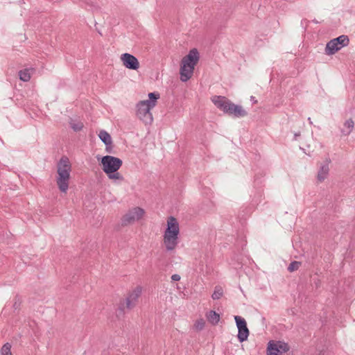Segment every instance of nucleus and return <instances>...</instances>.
<instances>
[{
    "label": "nucleus",
    "instance_id": "1",
    "mask_svg": "<svg viewBox=\"0 0 355 355\" xmlns=\"http://www.w3.org/2000/svg\"><path fill=\"white\" fill-rule=\"evenodd\" d=\"M180 226L174 216L166 219L162 234V245L166 252H174L180 243Z\"/></svg>",
    "mask_w": 355,
    "mask_h": 355
},
{
    "label": "nucleus",
    "instance_id": "2",
    "mask_svg": "<svg viewBox=\"0 0 355 355\" xmlns=\"http://www.w3.org/2000/svg\"><path fill=\"white\" fill-rule=\"evenodd\" d=\"M72 164L67 156H62L56 166L55 182L59 191L66 194L69 190Z\"/></svg>",
    "mask_w": 355,
    "mask_h": 355
},
{
    "label": "nucleus",
    "instance_id": "3",
    "mask_svg": "<svg viewBox=\"0 0 355 355\" xmlns=\"http://www.w3.org/2000/svg\"><path fill=\"white\" fill-rule=\"evenodd\" d=\"M103 171L108 179L114 183H119L124 180L123 176L119 172L123 165V161L112 155H105L101 159L98 158Z\"/></svg>",
    "mask_w": 355,
    "mask_h": 355
},
{
    "label": "nucleus",
    "instance_id": "4",
    "mask_svg": "<svg viewBox=\"0 0 355 355\" xmlns=\"http://www.w3.org/2000/svg\"><path fill=\"white\" fill-rule=\"evenodd\" d=\"M160 95L157 92L148 94V100L139 101L136 105V115L145 124H151L153 121V114L150 110L157 105Z\"/></svg>",
    "mask_w": 355,
    "mask_h": 355
},
{
    "label": "nucleus",
    "instance_id": "5",
    "mask_svg": "<svg viewBox=\"0 0 355 355\" xmlns=\"http://www.w3.org/2000/svg\"><path fill=\"white\" fill-rule=\"evenodd\" d=\"M199 59V52L196 49H192L187 55L182 58L180 67L181 81L187 82L192 77Z\"/></svg>",
    "mask_w": 355,
    "mask_h": 355
},
{
    "label": "nucleus",
    "instance_id": "6",
    "mask_svg": "<svg viewBox=\"0 0 355 355\" xmlns=\"http://www.w3.org/2000/svg\"><path fill=\"white\" fill-rule=\"evenodd\" d=\"M146 214L145 210L139 207H134L129 209L121 218V225L127 227L144 219Z\"/></svg>",
    "mask_w": 355,
    "mask_h": 355
},
{
    "label": "nucleus",
    "instance_id": "7",
    "mask_svg": "<svg viewBox=\"0 0 355 355\" xmlns=\"http://www.w3.org/2000/svg\"><path fill=\"white\" fill-rule=\"evenodd\" d=\"M349 40L347 35H342L337 38L330 40L326 45L325 53L327 55H333L342 48L349 44Z\"/></svg>",
    "mask_w": 355,
    "mask_h": 355
},
{
    "label": "nucleus",
    "instance_id": "8",
    "mask_svg": "<svg viewBox=\"0 0 355 355\" xmlns=\"http://www.w3.org/2000/svg\"><path fill=\"white\" fill-rule=\"evenodd\" d=\"M290 347L286 343L279 340H270L268 343L267 355H286Z\"/></svg>",
    "mask_w": 355,
    "mask_h": 355
},
{
    "label": "nucleus",
    "instance_id": "9",
    "mask_svg": "<svg viewBox=\"0 0 355 355\" xmlns=\"http://www.w3.org/2000/svg\"><path fill=\"white\" fill-rule=\"evenodd\" d=\"M331 161L329 158H326L318 164V169L316 175L317 183L323 182L329 177L330 166Z\"/></svg>",
    "mask_w": 355,
    "mask_h": 355
},
{
    "label": "nucleus",
    "instance_id": "10",
    "mask_svg": "<svg viewBox=\"0 0 355 355\" xmlns=\"http://www.w3.org/2000/svg\"><path fill=\"white\" fill-rule=\"evenodd\" d=\"M143 292V287L141 286H137L130 290L125 298V307L127 309H132L135 307L138 302L139 298L141 297Z\"/></svg>",
    "mask_w": 355,
    "mask_h": 355
},
{
    "label": "nucleus",
    "instance_id": "11",
    "mask_svg": "<svg viewBox=\"0 0 355 355\" xmlns=\"http://www.w3.org/2000/svg\"><path fill=\"white\" fill-rule=\"evenodd\" d=\"M120 60L123 65L128 69L137 70L140 67L138 59L128 53L121 54Z\"/></svg>",
    "mask_w": 355,
    "mask_h": 355
},
{
    "label": "nucleus",
    "instance_id": "12",
    "mask_svg": "<svg viewBox=\"0 0 355 355\" xmlns=\"http://www.w3.org/2000/svg\"><path fill=\"white\" fill-rule=\"evenodd\" d=\"M234 320L239 330L238 338L240 342L246 340L249 336V330L247 327V323L244 318L236 315Z\"/></svg>",
    "mask_w": 355,
    "mask_h": 355
},
{
    "label": "nucleus",
    "instance_id": "13",
    "mask_svg": "<svg viewBox=\"0 0 355 355\" xmlns=\"http://www.w3.org/2000/svg\"><path fill=\"white\" fill-rule=\"evenodd\" d=\"M211 101L219 110L225 113H226L229 104L231 103V101L222 96H214L211 98Z\"/></svg>",
    "mask_w": 355,
    "mask_h": 355
},
{
    "label": "nucleus",
    "instance_id": "14",
    "mask_svg": "<svg viewBox=\"0 0 355 355\" xmlns=\"http://www.w3.org/2000/svg\"><path fill=\"white\" fill-rule=\"evenodd\" d=\"M226 114L234 116V117H243L247 115V112L242 106L236 105L231 101L229 104Z\"/></svg>",
    "mask_w": 355,
    "mask_h": 355
},
{
    "label": "nucleus",
    "instance_id": "15",
    "mask_svg": "<svg viewBox=\"0 0 355 355\" xmlns=\"http://www.w3.org/2000/svg\"><path fill=\"white\" fill-rule=\"evenodd\" d=\"M101 140L106 145V150L110 152L112 147V140L110 135L105 130H101L98 134Z\"/></svg>",
    "mask_w": 355,
    "mask_h": 355
},
{
    "label": "nucleus",
    "instance_id": "16",
    "mask_svg": "<svg viewBox=\"0 0 355 355\" xmlns=\"http://www.w3.org/2000/svg\"><path fill=\"white\" fill-rule=\"evenodd\" d=\"M354 122L352 119H348L343 123L341 132L344 135H349L354 130Z\"/></svg>",
    "mask_w": 355,
    "mask_h": 355
},
{
    "label": "nucleus",
    "instance_id": "17",
    "mask_svg": "<svg viewBox=\"0 0 355 355\" xmlns=\"http://www.w3.org/2000/svg\"><path fill=\"white\" fill-rule=\"evenodd\" d=\"M35 69L33 68L25 69L24 70H21L19 72V76L20 80L24 82H28L30 80L32 74L34 73Z\"/></svg>",
    "mask_w": 355,
    "mask_h": 355
},
{
    "label": "nucleus",
    "instance_id": "18",
    "mask_svg": "<svg viewBox=\"0 0 355 355\" xmlns=\"http://www.w3.org/2000/svg\"><path fill=\"white\" fill-rule=\"evenodd\" d=\"M206 316L207 320L214 325L217 324L220 320V315L214 311H210Z\"/></svg>",
    "mask_w": 355,
    "mask_h": 355
},
{
    "label": "nucleus",
    "instance_id": "19",
    "mask_svg": "<svg viewBox=\"0 0 355 355\" xmlns=\"http://www.w3.org/2000/svg\"><path fill=\"white\" fill-rule=\"evenodd\" d=\"M223 295V290L222 287L217 286L214 288V291L211 295V297L213 300H218L220 299Z\"/></svg>",
    "mask_w": 355,
    "mask_h": 355
},
{
    "label": "nucleus",
    "instance_id": "20",
    "mask_svg": "<svg viewBox=\"0 0 355 355\" xmlns=\"http://www.w3.org/2000/svg\"><path fill=\"white\" fill-rule=\"evenodd\" d=\"M1 355H12L11 352V345L8 343L3 345L1 349Z\"/></svg>",
    "mask_w": 355,
    "mask_h": 355
},
{
    "label": "nucleus",
    "instance_id": "21",
    "mask_svg": "<svg viewBox=\"0 0 355 355\" xmlns=\"http://www.w3.org/2000/svg\"><path fill=\"white\" fill-rule=\"evenodd\" d=\"M205 325V322L204 319L200 318V319H198L195 322V323L193 324V327L196 330L200 331L204 328Z\"/></svg>",
    "mask_w": 355,
    "mask_h": 355
},
{
    "label": "nucleus",
    "instance_id": "22",
    "mask_svg": "<svg viewBox=\"0 0 355 355\" xmlns=\"http://www.w3.org/2000/svg\"><path fill=\"white\" fill-rule=\"evenodd\" d=\"M301 266V262L300 261H293L290 263V265L288 267V270L291 272H294L299 269V268Z\"/></svg>",
    "mask_w": 355,
    "mask_h": 355
},
{
    "label": "nucleus",
    "instance_id": "23",
    "mask_svg": "<svg viewBox=\"0 0 355 355\" xmlns=\"http://www.w3.org/2000/svg\"><path fill=\"white\" fill-rule=\"evenodd\" d=\"M71 128L76 130V131H79L83 127V123L81 122H78L77 123H71Z\"/></svg>",
    "mask_w": 355,
    "mask_h": 355
},
{
    "label": "nucleus",
    "instance_id": "24",
    "mask_svg": "<svg viewBox=\"0 0 355 355\" xmlns=\"http://www.w3.org/2000/svg\"><path fill=\"white\" fill-rule=\"evenodd\" d=\"M180 278H181L180 276L178 274H174L171 276V279L173 281H175V282L180 281Z\"/></svg>",
    "mask_w": 355,
    "mask_h": 355
}]
</instances>
